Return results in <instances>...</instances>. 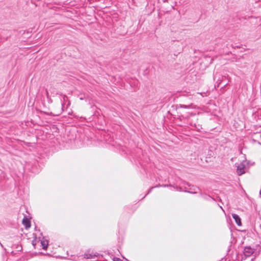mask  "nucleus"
<instances>
[{
  "instance_id": "1",
  "label": "nucleus",
  "mask_w": 261,
  "mask_h": 261,
  "mask_svg": "<svg viewBox=\"0 0 261 261\" xmlns=\"http://www.w3.org/2000/svg\"><path fill=\"white\" fill-rule=\"evenodd\" d=\"M245 166L243 163H240L237 166V172L239 175H241L245 173Z\"/></svg>"
},
{
  "instance_id": "4",
  "label": "nucleus",
  "mask_w": 261,
  "mask_h": 261,
  "mask_svg": "<svg viewBox=\"0 0 261 261\" xmlns=\"http://www.w3.org/2000/svg\"><path fill=\"white\" fill-rule=\"evenodd\" d=\"M22 224L25 226L26 228H28L31 227L30 221L25 217H24L22 220Z\"/></svg>"
},
{
  "instance_id": "11",
  "label": "nucleus",
  "mask_w": 261,
  "mask_h": 261,
  "mask_svg": "<svg viewBox=\"0 0 261 261\" xmlns=\"http://www.w3.org/2000/svg\"><path fill=\"white\" fill-rule=\"evenodd\" d=\"M164 187H166V186L167 187V186H168V185H164Z\"/></svg>"
},
{
  "instance_id": "6",
  "label": "nucleus",
  "mask_w": 261,
  "mask_h": 261,
  "mask_svg": "<svg viewBox=\"0 0 261 261\" xmlns=\"http://www.w3.org/2000/svg\"><path fill=\"white\" fill-rule=\"evenodd\" d=\"M180 107L185 109L193 108L192 104L190 105H180Z\"/></svg>"
},
{
  "instance_id": "7",
  "label": "nucleus",
  "mask_w": 261,
  "mask_h": 261,
  "mask_svg": "<svg viewBox=\"0 0 261 261\" xmlns=\"http://www.w3.org/2000/svg\"><path fill=\"white\" fill-rule=\"evenodd\" d=\"M84 256L87 258H92L93 255L91 254L86 253L85 254Z\"/></svg>"
},
{
  "instance_id": "9",
  "label": "nucleus",
  "mask_w": 261,
  "mask_h": 261,
  "mask_svg": "<svg viewBox=\"0 0 261 261\" xmlns=\"http://www.w3.org/2000/svg\"><path fill=\"white\" fill-rule=\"evenodd\" d=\"M46 95L48 96V92L47 90H46Z\"/></svg>"
},
{
  "instance_id": "3",
  "label": "nucleus",
  "mask_w": 261,
  "mask_h": 261,
  "mask_svg": "<svg viewBox=\"0 0 261 261\" xmlns=\"http://www.w3.org/2000/svg\"><path fill=\"white\" fill-rule=\"evenodd\" d=\"M232 217L234 219L236 223L239 226H241L242 225V223H241V219H240V217L238 215H237L236 214H232Z\"/></svg>"
},
{
  "instance_id": "2",
  "label": "nucleus",
  "mask_w": 261,
  "mask_h": 261,
  "mask_svg": "<svg viewBox=\"0 0 261 261\" xmlns=\"http://www.w3.org/2000/svg\"><path fill=\"white\" fill-rule=\"evenodd\" d=\"M254 252V250L250 247H246L244 249V255L246 257L250 256Z\"/></svg>"
},
{
  "instance_id": "10",
  "label": "nucleus",
  "mask_w": 261,
  "mask_h": 261,
  "mask_svg": "<svg viewBox=\"0 0 261 261\" xmlns=\"http://www.w3.org/2000/svg\"><path fill=\"white\" fill-rule=\"evenodd\" d=\"M200 95H202L203 96V95L202 93H200Z\"/></svg>"
},
{
  "instance_id": "8",
  "label": "nucleus",
  "mask_w": 261,
  "mask_h": 261,
  "mask_svg": "<svg viewBox=\"0 0 261 261\" xmlns=\"http://www.w3.org/2000/svg\"><path fill=\"white\" fill-rule=\"evenodd\" d=\"M113 261H122L120 258L118 257H114Z\"/></svg>"
},
{
  "instance_id": "5",
  "label": "nucleus",
  "mask_w": 261,
  "mask_h": 261,
  "mask_svg": "<svg viewBox=\"0 0 261 261\" xmlns=\"http://www.w3.org/2000/svg\"><path fill=\"white\" fill-rule=\"evenodd\" d=\"M41 244L42 246V249H43L44 250H46L47 246H48L47 241V240L41 241Z\"/></svg>"
}]
</instances>
